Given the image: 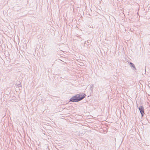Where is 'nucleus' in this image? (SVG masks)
<instances>
[{"mask_svg": "<svg viewBox=\"0 0 150 150\" xmlns=\"http://www.w3.org/2000/svg\"><path fill=\"white\" fill-rule=\"evenodd\" d=\"M86 95L84 93L77 94L72 97L69 100V101L72 102H79L85 97Z\"/></svg>", "mask_w": 150, "mask_h": 150, "instance_id": "nucleus-1", "label": "nucleus"}, {"mask_svg": "<svg viewBox=\"0 0 150 150\" xmlns=\"http://www.w3.org/2000/svg\"><path fill=\"white\" fill-rule=\"evenodd\" d=\"M138 109L142 115V117L144 114V108L143 106H141L138 108Z\"/></svg>", "mask_w": 150, "mask_h": 150, "instance_id": "nucleus-2", "label": "nucleus"}, {"mask_svg": "<svg viewBox=\"0 0 150 150\" xmlns=\"http://www.w3.org/2000/svg\"><path fill=\"white\" fill-rule=\"evenodd\" d=\"M129 64L130 65L131 67H133L134 69H136L133 63L131 62H130Z\"/></svg>", "mask_w": 150, "mask_h": 150, "instance_id": "nucleus-3", "label": "nucleus"}, {"mask_svg": "<svg viewBox=\"0 0 150 150\" xmlns=\"http://www.w3.org/2000/svg\"><path fill=\"white\" fill-rule=\"evenodd\" d=\"M93 84H91L90 86V89L91 90V91L92 92L93 91Z\"/></svg>", "mask_w": 150, "mask_h": 150, "instance_id": "nucleus-4", "label": "nucleus"}]
</instances>
